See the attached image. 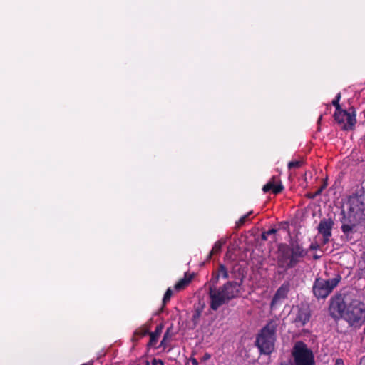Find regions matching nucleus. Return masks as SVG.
I'll use <instances>...</instances> for the list:
<instances>
[{
  "label": "nucleus",
  "mask_w": 365,
  "mask_h": 365,
  "mask_svg": "<svg viewBox=\"0 0 365 365\" xmlns=\"http://www.w3.org/2000/svg\"><path fill=\"white\" fill-rule=\"evenodd\" d=\"M242 282V279L240 282H227L219 289L214 285L210 286L209 288L210 308L216 311L222 305L227 304L230 300L238 297Z\"/></svg>",
  "instance_id": "nucleus-1"
},
{
  "label": "nucleus",
  "mask_w": 365,
  "mask_h": 365,
  "mask_svg": "<svg viewBox=\"0 0 365 365\" xmlns=\"http://www.w3.org/2000/svg\"><path fill=\"white\" fill-rule=\"evenodd\" d=\"M307 254V252L297 240H291L289 245L281 243L278 245V266L282 268H292L299 262V259L304 257Z\"/></svg>",
  "instance_id": "nucleus-2"
},
{
  "label": "nucleus",
  "mask_w": 365,
  "mask_h": 365,
  "mask_svg": "<svg viewBox=\"0 0 365 365\" xmlns=\"http://www.w3.org/2000/svg\"><path fill=\"white\" fill-rule=\"evenodd\" d=\"M277 327V321L271 320L257 334L255 345L261 354L269 355L274 351Z\"/></svg>",
  "instance_id": "nucleus-3"
},
{
  "label": "nucleus",
  "mask_w": 365,
  "mask_h": 365,
  "mask_svg": "<svg viewBox=\"0 0 365 365\" xmlns=\"http://www.w3.org/2000/svg\"><path fill=\"white\" fill-rule=\"evenodd\" d=\"M294 365H314V357L312 351L304 342L297 341L292 351Z\"/></svg>",
  "instance_id": "nucleus-4"
},
{
  "label": "nucleus",
  "mask_w": 365,
  "mask_h": 365,
  "mask_svg": "<svg viewBox=\"0 0 365 365\" xmlns=\"http://www.w3.org/2000/svg\"><path fill=\"white\" fill-rule=\"evenodd\" d=\"M339 281L340 277L329 279L317 278L312 287L314 297L318 299L327 298L337 286Z\"/></svg>",
  "instance_id": "nucleus-5"
},
{
  "label": "nucleus",
  "mask_w": 365,
  "mask_h": 365,
  "mask_svg": "<svg viewBox=\"0 0 365 365\" xmlns=\"http://www.w3.org/2000/svg\"><path fill=\"white\" fill-rule=\"evenodd\" d=\"M344 318L354 324L365 319V304L357 299H350Z\"/></svg>",
  "instance_id": "nucleus-6"
},
{
  "label": "nucleus",
  "mask_w": 365,
  "mask_h": 365,
  "mask_svg": "<svg viewBox=\"0 0 365 365\" xmlns=\"http://www.w3.org/2000/svg\"><path fill=\"white\" fill-rule=\"evenodd\" d=\"M341 214L343 215L341 220V230L345 235H349L358 224L365 220V213L359 212L350 207L347 213L342 210Z\"/></svg>",
  "instance_id": "nucleus-7"
},
{
  "label": "nucleus",
  "mask_w": 365,
  "mask_h": 365,
  "mask_svg": "<svg viewBox=\"0 0 365 365\" xmlns=\"http://www.w3.org/2000/svg\"><path fill=\"white\" fill-rule=\"evenodd\" d=\"M351 298L346 295L338 294L331 298L329 310L334 319L344 318Z\"/></svg>",
  "instance_id": "nucleus-8"
},
{
  "label": "nucleus",
  "mask_w": 365,
  "mask_h": 365,
  "mask_svg": "<svg viewBox=\"0 0 365 365\" xmlns=\"http://www.w3.org/2000/svg\"><path fill=\"white\" fill-rule=\"evenodd\" d=\"M334 118L342 128L346 130H351L356 122L354 113L351 114L345 110L336 111Z\"/></svg>",
  "instance_id": "nucleus-9"
},
{
  "label": "nucleus",
  "mask_w": 365,
  "mask_h": 365,
  "mask_svg": "<svg viewBox=\"0 0 365 365\" xmlns=\"http://www.w3.org/2000/svg\"><path fill=\"white\" fill-rule=\"evenodd\" d=\"M297 312L293 322L297 327L304 326L311 317V311L309 306L306 304H301L297 307Z\"/></svg>",
  "instance_id": "nucleus-10"
},
{
  "label": "nucleus",
  "mask_w": 365,
  "mask_h": 365,
  "mask_svg": "<svg viewBox=\"0 0 365 365\" xmlns=\"http://www.w3.org/2000/svg\"><path fill=\"white\" fill-rule=\"evenodd\" d=\"M334 225V222L331 218H323L318 225L317 230L323 237L322 243L324 245H326L329 241Z\"/></svg>",
  "instance_id": "nucleus-11"
},
{
  "label": "nucleus",
  "mask_w": 365,
  "mask_h": 365,
  "mask_svg": "<svg viewBox=\"0 0 365 365\" xmlns=\"http://www.w3.org/2000/svg\"><path fill=\"white\" fill-rule=\"evenodd\" d=\"M350 207L359 212L365 213V197L364 195H355L349 199Z\"/></svg>",
  "instance_id": "nucleus-12"
},
{
  "label": "nucleus",
  "mask_w": 365,
  "mask_h": 365,
  "mask_svg": "<svg viewBox=\"0 0 365 365\" xmlns=\"http://www.w3.org/2000/svg\"><path fill=\"white\" fill-rule=\"evenodd\" d=\"M289 291V284L284 283L277 290L275 294L274 295L272 302H271V306L273 307L274 304H277L280 299L286 298Z\"/></svg>",
  "instance_id": "nucleus-13"
},
{
  "label": "nucleus",
  "mask_w": 365,
  "mask_h": 365,
  "mask_svg": "<svg viewBox=\"0 0 365 365\" xmlns=\"http://www.w3.org/2000/svg\"><path fill=\"white\" fill-rule=\"evenodd\" d=\"M194 276L195 274L193 273H186L185 274L184 278L181 279L178 282L176 283V284L174 287L175 290L179 292L184 289L192 282V279L194 278Z\"/></svg>",
  "instance_id": "nucleus-14"
},
{
  "label": "nucleus",
  "mask_w": 365,
  "mask_h": 365,
  "mask_svg": "<svg viewBox=\"0 0 365 365\" xmlns=\"http://www.w3.org/2000/svg\"><path fill=\"white\" fill-rule=\"evenodd\" d=\"M202 310L199 308L196 309L192 314L191 321L189 323L188 327L190 329H194L199 323V320L201 316Z\"/></svg>",
  "instance_id": "nucleus-15"
},
{
  "label": "nucleus",
  "mask_w": 365,
  "mask_h": 365,
  "mask_svg": "<svg viewBox=\"0 0 365 365\" xmlns=\"http://www.w3.org/2000/svg\"><path fill=\"white\" fill-rule=\"evenodd\" d=\"M271 190L274 194H278L282 191L283 186L281 185L276 186L273 182H269L267 184H266L262 188V190L264 192H267Z\"/></svg>",
  "instance_id": "nucleus-16"
},
{
  "label": "nucleus",
  "mask_w": 365,
  "mask_h": 365,
  "mask_svg": "<svg viewBox=\"0 0 365 365\" xmlns=\"http://www.w3.org/2000/svg\"><path fill=\"white\" fill-rule=\"evenodd\" d=\"M148 334V329L146 327H140L135 331L132 340L133 341H137Z\"/></svg>",
  "instance_id": "nucleus-17"
},
{
  "label": "nucleus",
  "mask_w": 365,
  "mask_h": 365,
  "mask_svg": "<svg viewBox=\"0 0 365 365\" xmlns=\"http://www.w3.org/2000/svg\"><path fill=\"white\" fill-rule=\"evenodd\" d=\"M160 334V324L157 325L155 329V331L150 334V341L148 344V346L155 345L157 343V338Z\"/></svg>",
  "instance_id": "nucleus-18"
},
{
  "label": "nucleus",
  "mask_w": 365,
  "mask_h": 365,
  "mask_svg": "<svg viewBox=\"0 0 365 365\" xmlns=\"http://www.w3.org/2000/svg\"><path fill=\"white\" fill-rule=\"evenodd\" d=\"M221 247H222V243L220 241L217 242L215 244L214 247H212V250L210 252L208 259H210L212 255L220 252L221 250Z\"/></svg>",
  "instance_id": "nucleus-19"
},
{
  "label": "nucleus",
  "mask_w": 365,
  "mask_h": 365,
  "mask_svg": "<svg viewBox=\"0 0 365 365\" xmlns=\"http://www.w3.org/2000/svg\"><path fill=\"white\" fill-rule=\"evenodd\" d=\"M173 294V291L171 288H168L164 294L163 299V305L165 304L170 299L172 295Z\"/></svg>",
  "instance_id": "nucleus-20"
},
{
  "label": "nucleus",
  "mask_w": 365,
  "mask_h": 365,
  "mask_svg": "<svg viewBox=\"0 0 365 365\" xmlns=\"http://www.w3.org/2000/svg\"><path fill=\"white\" fill-rule=\"evenodd\" d=\"M303 162L300 160H296V161H291L288 164L289 169H292L294 168H299L302 165Z\"/></svg>",
  "instance_id": "nucleus-21"
},
{
  "label": "nucleus",
  "mask_w": 365,
  "mask_h": 365,
  "mask_svg": "<svg viewBox=\"0 0 365 365\" xmlns=\"http://www.w3.org/2000/svg\"><path fill=\"white\" fill-rule=\"evenodd\" d=\"M340 98H341V94L339 93L336 96V98L334 100H333V101H332V104L336 107V111H339V110H342L341 108V106H340L339 103Z\"/></svg>",
  "instance_id": "nucleus-22"
},
{
  "label": "nucleus",
  "mask_w": 365,
  "mask_h": 365,
  "mask_svg": "<svg viewBox=\"0 0 365 365\" xmlns=\"http://www.w3.org/2000/svg\"><path fill=\"white\" fill-rule=\"evenodd\" d=\"M219 274H221L222 276V277L225 279L228 278V272L227 271V269L222 264L220 265Z\"/></svg>",
  "instance_id": "nucleus-23"
},
{
  "label": "nucleus",
  "mask_w": 365,
  "mask_h": 365,
  "mask_svg": "<svg viewBox=\"0 0 365 365\" xmlns=\"http://www.w3.org/2000/svg\"><path fill=\"white\" fill-rule=\"evenodd\" d=\"M252 213V212H250L249 213H247V215H245L244 216H242V217H240V219L238 220V222H237V225L238 227L240 226H242V225L245 224V222H246L247 220V218L248 217V216Z\"/></svg>",
  "instance_id": "nucleus-24"
},
{
  "label": "nucleus",
  "mask_w": 365,
  "mask_h": 365,
  "mask_svg": "<svg viewBox=\"0 0 365 365\" xmlns=\"http://www.w3.org/2000/svg\"><path fill=\"white\" fill-rule=\"evenodd\" d=\"M171 336L169 334V329L167 330L165 334H164L163 340H161V346L165 344L167 340L170 338Z\"/></svg>",
  "instance_id": "nucleus-25"
},
{
  "label": "nucleus",
  "mask_w": 365,
  "mask_h": 365,
  "mask_svg": "<svg viewBox=\"0 0 365 365\" xmlns=\"http://www.w3.org/2000/svg\"><path fill=\"white\" fill-rule=\"evenodd\" d=\"M327 182L326 180H324L322 185L320 187H319V189L316 191L317 195H320L322 194V191L327 187Z\"/></svg>",
  "instance_id": "nucleus-26"
},
{
  "label": "nucleus",
  "mask_w": 365,
  "mask_h": 365,
  "mask_svg": "<svg viewBox=\"0 0 365 365\" xmlns=\"http://www.w3.org/2000/svg\"><path fill=\"white\" fill-rule=\"evenodd\" d=\"M277 232V230L275 229V228H272L270 230H269L268 231L265 232L266 234H267V235H274L276 234Z\"/></svg>",
  "instance_id": "nucleus-27"
},
{
  "label": "nucleus",
  "mask_w": 365,
  "mask_h": 365,
  "mask_svg": "<svg viewBox=\"0 0 365 365\" xmlns=\"http://www.w3.org/2000/svg\"><path fill=\"white\" fill-rule=\"evenodd\" d=\"M319 195H317V192H315L314 193H312V194H308L307 196L309 198H311V199H314L317 196H318Z\"/></svg>",
  "instance_id": "nucleus-28"
},
{
  "label": "nucleus",
  "mask_w": 365,
  "mask_h": 365,
  "mask_svg": "<svg viewBox=\"0 0 365 365\" xmlns=\"http://www.w3.org/2000/svg\"><path fill=\"white\" fill-rule=\"evenodd\" d=\"M335 365H344V361L341 359H338L336 361Z\"/></svg>",
  "instance_id": "nucleus-29"
},
{
  "label": "nucleus",
  "mask_w": 365,
  "mask_h": 365,
  "mask_svg": "<svg viewBox=\"0 0 365 365\" xmlns=\"http://www.w3.org/2000/svg\"><path fill=\"white\" fill-rule=\"evenodd\" d=\"M158 363H160L159 359H156L155 358L153 359L152 360V365H158Z\"/></svg>",
  "instance_id": "nucleus-30"
},
{
  "label": "nucleus",
  "mask_w": 365,
  "mask_h": 365,
  "mask_svg": "<svg viewBox=\"0 0 365 365\" xmlns=\"http://www.w3.org/2000/svg\"><path fill=\"white\" fill-rule=\"evenodd\" d=\"M319 247V245L317 244H312L310 245L311 250H317Z\"/></svg>",
  "instance_id": "nucleus-31"
},
{
  "label": "nucleus",
  "mask_w": 365,
  "mask_h": 365,
  "mask_svg": "<svg viewBox=\"0 0 365 365\" xmlns=\"http://www.w3.org/2000/svg\"><path fill=\"white\" fill-rule=\"evenodd\" d=\"M262 240H267V234H266L265 232H264L262 234Z\"/></svg>",
  "instance_id": "nucleus-32"
},
{
  "label": "nucleus",
  "mask_w": 365,
  "mask_h": 365,
  "mask_svg": "<svg viewBox=\"0 0 365 365\" xmlns=\"http://www.w3.org/2000/svg\"><path fill=\"white\" fill-rule=\"evenodd\" d=\"M191 362L193 365H198V362H197V359L195 358L191 359Z\"/></svg>",
  "instance_id": "nucleus-33"
},
{
  "label": "nucleus",
  "mask_w": 365,
  "mask_h": 365,
  "mask_svg": "<svg viewBox=\"0 0 365 365\" xmlns=\"http://www.w3.org/2000/svg\"><path fill=\"white\" fill-rule=\"evenodd\" d=\"M210 354H205V356H204V357H203V359H204L205 360H206V359H210Z\"/></svg>",
  "instance_id": "nucleus-34"
},
{
  "label": "nucleus",
  "mask_w": 365,
  "mask_h": 365,
  "mask_svg": "<svg viewBox=\"0 0 365 365\" xmlns=\"http://www.w3.org/2000/svg\"><path fill=\"white\" fill-rule=\"evenodd\" d=\"M81 365H93V364H91V363H87V364H81Z\"/></svg>",
  "instance_id": "nucleus-35"
},
{
  "label": "nucleus",
  "mask_w": 365,
  "mask_h": 365,
  "mask_svg": "<svg viewBox=\"0 0 365 365\" xmlns=\"http://www.w3.org/2000/svg\"><path fill=\"white\" fill-rule=\"evenodd\" d=\"M319 257V256H317V255H314V259H318Z\"/></svg>",
  "instance_id": "nucleus-36"
},
{
  "label": "nucleus",
  "mask_w": 365,
  "mask_h": 365,
  "mask_svg": "<svg viewBox=\"0 0 365 365\" xmlns=\"http://www.w3.org/2000/svg\"><path fill=\"white\" fill-rule=\"evenodd\" d=\"M163 306H162L160 308L161 312H163Z\"/></svg>",
  "instance_id": "nucleus-37"
},
{
  "label": "nucleus",
  "mask_w": 365,
  "mask_h": 365,
  "mask_svg": "<svg viewBox=\"0 0 365 365\" xmlns=\"http://www.w3.org/2000/svg\"><path fill=\"white\" fill-rule=\"evenodd\" d=\"M146 365H150L148 361L146 362Z\"/></svg>",
  "instance_id": "nucleus-38"
},
{
  "label": "nucleus",
  "mask_w": 365,
  "mask_h": 365,
  "mask_svg": "<svg viewBox=\"0 0 365 365\" xmlns=\"http://www.w3.org/2000/svg\"><path fill=\"white\" fill-rule=\"evenodd\" d=\"M218 278H219V274L216 277V281L217 280Z\"/></svg>",
  "instance_id": "nucleus-39"
},
{
  "label": "nucleus",
  "mask_w": 365,
  "mask_h": 365,
  "mask_svg": "<svg viewBox=\"0 0 365 365\" xmlns=\"http://www.w3.org/2000/svg\"><path fill=\"white\" fill-rule=\"evenodd\" d=\"M160 364H161V365H163V361H161V362H160Z\"/></svg>",
  "instance_id": "nucleus-40"
}]
</instances>
